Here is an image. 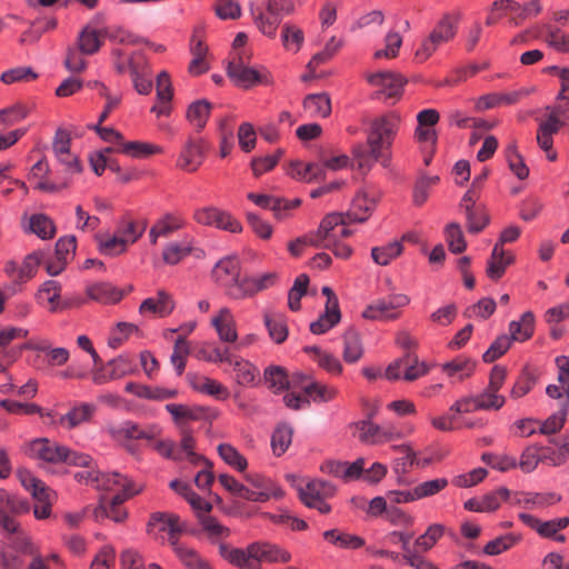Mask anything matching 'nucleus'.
Returning a JSON list of instances; mask_svg holds the SVG:
<instances>
[{
    "label": "nucleus",
    "mask_w": 569,
    "mask_h": 569,
    "mask_svg": "<svg viewBox=\"0 0 569 569\" xmlns=\"http://www.w3.org/2000/svg\"><path fill=\"white\" fill-rule=\"evenodd\" d=\"M345 349H343V359L347 362L353 363L357 362L362 357V346L360 342L359 335L350 329L346 331L343 336Z\"/></svg>",
    "instance_id": "obj_47"
},
{
    "label": "nucleus",
    "mask_w": 569,
    "mask_h": 569,
    "mask_svg": "<svg viewBox=\"0 0 569 569\" xmlns=\"http://www.w3.org/2000/svg\"><path fill=\"white\" fill-rule=\"evenodd\" d=\"M146 222L138 223L133 220H124L119 224L116 233L124 240V244L128 247L134 243L143 234Z\"/></svg>",
    "instance_id": "obj_52"
},
{
    "label": "nucleus",
    "mask_w": 569,
    "mask_h": 569,
    "mask_svg": "<svg viewBox=\"0 0 569 569\" xmlns=\"http://www.w3.org/2000/svg\"><path fill=\"white\" fill-rule=\"evenodd\" d=\"M96 489L101 491H117L116 495L136 496L142 491V486L137 485L127 476L119 472H100L96 478Z\"/></svg>",
    "instance_id": "obj_12"
},
{
    "label": "nucleus",
    "mask_w": 569,
    "mask_h": 569,
    "mask_svg": "<svg viewBox=\"0 0 569 569\" xmlns=\"http://www.w3.org/2000/svg\"><path fill=\"white\" fill-rule=\"evenodd\" d=\"M193 218L202 226L216 227L232 233H238L242 230L241 223L236 218L229 212L214 207L197 209L193 213Z\"/></svg>",
    "instance_id": "obj_8"
},
{
    "label": "nucleus",
    "mask_w": 569,
    "mask_h": 569,
    "mask_svg": "<svg viewBox=\"0 0 569 569\" xmlns=\"http://www.w3.org/2000/svg\"><path fill=\"white\" fill-rule=\"evenodd\" d=\"M86 292L90 299L100 303H117L123 297L119 289L106 282L90 284L87 287Z\"/></svg>",
    "instance_id": "obj_31"
},
{
    "label": "nucleus",
    "mask_w": 569,
    "mask_h": 569,
    "mask_svg": "<svg viewBox=\"0 0 569 569\" xmlns=\"http://www.w3.org/2000/svg\"><path fill=\"white\" fill-rule=\"evenodd\" d=\"M18 477L22 487L30 491L36 500H46L50 495V489L46 486V483L36 478L28 470H19Z\"/></svg>",
    "instance_id": "obj_37"
},
{
    "label": "nucleus",
    "mask_w": 569,
    "mask_h": 569,
    "mask_svg": "<svg viewBox=\"0 0 569 569\" xmlns=\"http://www.w3.org/2000/svg\"><path fill=\"white\" fill-rule=\"evenodd\" d=\"M187 569H212L194 549L184 547L176 555Z\"/></svg>",
    "instance_id": "obj_61"
},
{
    "label": "nucleus",
    "mask_w": 569,
    "mask_h": 569,
    "mask_svg": "<svg viewBox=\"0 0 569 569\" xmlns=\"http://www.w3.org/2000/svg\"><path fill=\"white\" fill-rule=\"evenodd\" d=\"M381 197V192L373 188H367L357 193L347 212V218L351 222H365Z\"/></svg>",
    "instance_id": "obj_13"
},
{
    "label": "nucleus",
    "mask_w": 569,
    "mask_h": 569,
    "mask_svg": "<svg viewBox=\"0 0 569 569\" xmlns=\"http://www.w3.org/2000/svg\"><path fill=\"white\" fill-rule=\"evenodd\" d=\"M93 408L90 405L83 403L73 408L68 413L60 417L61 425H68V428H74L80 423L88 421L92 415Z\"/></svg>",
    "instance_id": "obj_55"
},
{
    "label": "nucleus",
    "mask_w": 569,
    "mask_h": 569,
    "mask_svg": "<svg viewBox=\"0 0 569 569\" xmlns=\"http://www.w3.org/2000/svg\"><path fill=\"white\" fill-rule=\"evenodd\" d=\"M519 519L543 538L553 539L558 542L566 541V537L559 533V531L566 529L569 526V517H560L547 521H541L532 515L519 513Z\"/></svg>",
    "instance_id": "obj_9"
},
{
    "label": "nucleus",
    "mask_w": 569,
    "mask_h": 569,
    "mask_svg": "<svg viewBox=\"0 0 569 569\" xmlns=\"http://www.w3.org/2000/svg\"><path fill=\"white\" fill-rule=\"evenodd\" d=\"M528 89H519L511 92H492L481 96L476 101V109L485 111L488 109L497 108L500 106H510L519 102L522 98L529 94Z\"/></svg>",
    "instance_id": "obj_21"
},
{
    "label": "nucleus",
    "mask_w": 569,
    "mask_h": 569,
    "mask_svg": "<svg viewBox=\"0 0 569 569\" xmlns=\"http://www.w3.org/2000/svg\"><path fill=\"white\" fill-rule=\"evenodd\" d=\"M108 29H99L93 23H87L78 34L77 47L86 56L97 53L104 43Z\"/></svg>",
    "instance_id": "obj_19"
},
{
    "label": "nucleus",
    "mask_w": 569,
    "mask_h": 569,
    "mask_svg": "<svg viewBox=\"0 0 569 569\" xmlns=\"http://www.w3.org/2000/svg\"><path fill=\"white\" fill-rule=\"evenodd\" d=\"M148 525L159 526L161 531H166L168 533L171 531L183 532L186 530L184 522H182L176 513L154 512L151 515Z\"/></svg>",
    "instance_id": "obj_36"
},
{
    "label": "nucleus",
    "mask_w": 569,
    "mask_h": 569,
    "mask_svg": "<svg viewBox=\"0 0 569 569\" xmlns=\"http://www.w3.org/2000/svg\"><path fill=\"white\" fill-rule=\"evenodd\" d=\"M264 325L268 329L270 338L277 342L282 343L288 336V329L284 317L280 313H266Z\"/></svg>",
    "instance_id": "obj_43"
},
{
    "label": "nucleus",
    "mask_w": 569,
    "mask_h": 569,
    "mask_svg": "<svg viewBox=\"0 0 569 569\" xmlns=\"http://www.w3.org/2000/svg\"><path fill=\"white\" fill-rule=\"evenodd\" d=\"M341 318L340 309L336 308L335 302H330V306L325 307L323 313L319 318L310 323V331L313 335H322L333 328Z\"/></svg>",
    "instance_id": "obj_33"
},
{
    "label": "nucleus",
    "mask_w": 569,
    "mask_h": 569,
    "mask_svg": "<svg viewBox=\"0 0 569 569\" xmlns=\"http://www.w3.org/2000/svg\"><path fill=\"white\" fill-rule=\"evenodd\" d=\"M214 283L233 300H242L276 284L278 274L267 272L260 276H242L240 260L234 256L220 259L211 271Z\"/></svg>",
    "instance_id": "obj_1"
},
{
    "label": "nucleus",
    "mask_w": 569,
    "mask_h": 569,
    "mask_svg": "<svg viewBox=\"0 0 569 569\" xmlns=\"http://www.w3.org/2000/svg\"><path fill=\"white\" fill-rule=\"evenodd\" d=\"M182 227L181 218L168 213L154 222L153 233L161 234V238H168Z\"/></svg>",
    "instance_id": "obj_57"
},
{
    "label": "nucleus",
    "mask_w": 569,
    "mask_h": 569,
    "mask_svg": "<svg viewBox=\"0 0 569 569\" xmlns=\"http://www.w3.org/2000/svg\"><path fill=\"white\" fill-rule=\"evenodd\" d=\"M174 309V302L169 293L159 291L156 297L144 299L140 307L141 315L152 313L158 317L169 316Z\"/></svg>",
    "instance_id": "obj_25"
},
{
    "label": "nucleus",
    "mask_w": 569,
    "mask_h": 569,
    "mask_svg": "<svg viewBox=\"0 0 569 569\" xmlns=\"http://www.w3.org/2000/svg\"><path fill=\"white\" fill-rule=\"evenodd\" d=\"M227 73L237 86L242 88H249L258 82H262L260 72L247 63L229 62Z\"/></svg>",
    "instance_id": "obj_24"
},
{
    "label": "nucleus",
    "mask_w": 569,
    "mask_h": 569,
    "mask_svg": "<svg viewBox=\"0 0 569 569\" xmlns=\"http://www.w3.org/2000/svg\"><path fill=\"white\" fill-rule=\"evenodd\" d=\"M561 497L556 493H526L519 499L525 508H545L560 501Z\"/></svg>",
    "instance_id": "obj_60"
},
{
    "label": "nucleus",
    "mask_w": 569,
    "mask_h": 569,
    "mask_svg": "<svg viewBox=\"0 0 569 569\" xmlns=\"http://www.w3.org/2000/svg\"><path fill=\"white\" fill-rule=\"evenodd\" d=\"M29 509L28 501L10 495L4 489H0V527L3 531H17L18 522L11 515H23L27 513Z\"/></svg>",
    "instance_id": "obj_7"
},
{
    "label": "nucleus",
    "mask_w": 569,
    "mask_h": 569,
    "mask_svg": "<svg viewBox=\"0 0 569 569\" xmlns=\"http://www.w3.org/2000/svg\"><path fill=\"white\" fill-rule=\"evenodd\" d=\"M303 109L310 117L327 118L331 113V101L327 93H311L303 99Z\"/></svg>",
    "instance_id": "obj_32"
},
{
    "label": "nucleus",
    "mask_w": 569,
    "mask_h": 569,
    "mask_svg": "<svg viewBox=\"0 0 569 569\" xmlns=\"http://www.w3.org/2000/svg\"><path fill=\"white\" fill-rule=\"evenodd\" d=\"M336 488L330 482L323 480H312L305 488L299 490L301 501L326 499L335 495Z\"/></svg>",
    "instance_id": "obj_34"
},
{
    "label": "nucleus",
    "mask_w": 569,
    "mask_h": 569,
    "mask_svg": "<svg viewBox=\"0 0 569 569\" xmlns=\"http://www.w3.org/2000/svg\"><path fill=\"white\" fill-rule=\"evenodd\" d=\"M446 236L451 252L461 253L466 250L467 243L458 223H449L446 228Z\"/></svg>",
    "instance_id": "obj_63"
},
{
    "label": "nucleus",
    "mask_w": 569,
    "mask_h": 569,
    "mask_svg": "<svg viewBox=\"0 0 569 569\" xmlns=\"http://www.w3.org/2000/svg\"><path fill=\"white\" fill-rule=\"evenodd\" d=\"M60 284L54 280H48L40 287L37 293L38 302H48L50 305V311H56L58 309V299L60 297Z\"/></svg>",
    "instance_id": "obj_50"
},
{
    "label": "nucleus",
    "mask_w": 569,
    "mask_h": 569,
    "mask_svg": "<svg viewBox=\"0 0 569 569\" xmlns=\"http://www.w3.org/2000/svg\"><path fill=\"white\" fill-rule=\"evenodd\" d=\"M368 81L372 86L380 87L381 90L378 93L385 96L386 99H398L406 83V79L401 74L390 71L371 74Z\"/></svg>",
    "instance_id": "obj_18"
},
{
    "label": "nucleus",
    "mask_w": 569,
    "mask_h": 569,
    "mask_svg": "<svg viewBox=\"0 0 569 569\" xmlns=\"http://www.w3.org/2000/svg\"><path fill=\"white\" fill-rule=\"evenodd\" d=\"M28 330L23 328H6L0 331V373H6L10 365H12L19 357L21 350L9 348V345L16 339H22L28 336Z\"/></svg>",
    "instance_id": "obj_14"
},
{
    "label": "nucleus",
    "mask_w": 569,
    "mask_h": 569,
    "mask_svg": "<svg viewBox=\"0 0 569 569\" xmlns=\"http://www.w3.org/2000/svg\"><path fill=\"white\" fill-rule=\"evenodd\" d=\"M403 250L400 241H393L381 247H373L371 249V257L379 266H387L391 260L399 257Z\"/></svg>",
    "instance_id": "obj_44"
},
{
    "label": "nucleus",
    "mask_w": 569,
    "mask_h": 569,
    "mask_svg": "<svg viewBox=\"0 0 569 569\" xmlns=\"http://www.w3.org/2000/svg\"><path fill=\"white\" fill-rule=\"evenodd\" d=\"M211 325L216 329L221 341L227 343L237 341L238 333L236 320L229 308H221L217 316L211 319Z\"/></svg>",
    "instance_id": "obj_23"
},
{
    "label": "nucleus",
    "mask_w": 569,
    "mask_h": 569,
    "mask_svg": "<svg viewBox=\"0 0 569 569\" xmlns=\"http://www.w3.org/2000/svg\"><path fill=\"white\" fill-rule=\"evenodd\" d=\"M397 118L392 116L372 121L367 142L369 147H372L373 152L376 151L375 148H380L388 152L397 128Z\"/></svg>",
    "instance_id": "obj_11"
},
{
    "label": "nucleus",
    "mask_w": 569,
    "mask_h": 569,
    "mask_svg": "<svg viewBox=\"0 0 569 569\" xmlns=\"http://www.w3.org/2000/svg\"><path fill=\"white\" fill-rule=\"evenodd\" d=\"M206 158V142L201 138L189 137L181 147L177 158V167L187 172H194Z\"/></svg>",
    "instance_id": "obj_10"
},
{
    "label": "nucleus",
    "mask_w": 569,
    "mask_h": 569,
    "mask_svg": "<svg viewBox=\"0 0 569 569\" xmlns=\"http://www.w3.org/2000/svg\"><path fill=\"white\" fill-rule=\"evenodd\" d=\"M462 16V11L458 9L445 12L428 37L421 41L416 51V59L420 62L426 61L440 46L452 41L458 33Z\"/></svg>",
    "instance_id": "obj_3"
},
{
    "label": "nucleus",
    "mask_w": 569,
    "mask_h": 569,
    "mask_svg": "<svg viewBox=\"0 0 569 569\" xmlns=\"http://www.w3.org/2000/svg\"><path fill=\"white\" fill-rule=\"evenodd\" d=\"M405 357L403 380L415 381L428 373V366L425 362L419 361L418 356L415 352H406Z\"/></svg>",
    "instance_id": "obj_46"
},
{
    "label": "nucleus",
    "mask_w": 569,
    "mask_h": 569,
    "mask_svg": "<svg viewBox=\"0 0 569 569\" xmlns=\"http://www.w3.org/2000/svg\"><path fill=\"white\" fill-rule=\"evenodd\" d=\"M219 552L222 558L239 569H261L262 562L287 563L291 560L289 551L264 540L252 542L246 549L231 548L221 543Z\"/></svg>",
    "instance_id": "obj_2"
},
{
    "label": "nucleus",
    "mask_w": 569,
    "mask_h": 569,
    "mask_svg": "<svg viewBox=\"0 0 569 569\" xmlns=\"http://www.w3.org/2000/svg\"><path fill=\"white\" fill-rule=\"evenodd\" d=\"M30 230L41 239H50L56 233V228L52 220L44 214H33L30 218Z\"/></svg>",
    "instance_id": "obj_53"
},
{
    "label": "nucleus",
    "mask_w": 569,
    "mask_h": 569,
    "mask_svg": "<svg viewBox=\"0 0 569 569\" xmlns=\"http://www.w3.org/2000/svg\"><path fill=\"white\" fill-rule=\"evenodd\" d=\"M29 453L36 459L51 463L67 462L73 466H88L91 460L88 455L70 450L46 438L32 441L29 446Z\"/></svg>",
    "instance_id": "obj_4"
},
{
    "label": "nucleus",
    "mask_w": 569,
    "mask_h": 569,
    "mask_svg": "<svg viewBox=\"0 0 569 569\" xmlns=\"http://www.w3.org/2000/svg\"><path fill=\"white\" fill-rule=\"evenodd\" d=\"M562 126L563 121L555 120L553 118L539 120L536 140L550 161H555L557 159V152L552 149L553 136L560 131Z\"/></svg>",
    "instance_id": "obj_20"
},
{
    "label": "nucleus",
    "mask_w": 569,
    "mask_h": 569,
    "mask_svg": "<svg viewBox=\"0 0 569 569\" xmlns=\"http://www.w3.org/2000/svg\"><path fill=\"white\" fill-rule=\"evenodd\" d=\"M116 151L124 153V154L133 157V158H144L150 154L160 153L162 151V149L157 144H152V143H148V142H141V141L124 142V140H123L122 143L120 144V147H118L116 149Z\"/></svg>",
    "instance_id": "obj_41"
},
{
    "label": "nucleus",
    "mask_w": 569,
    "mask_h": 569,
    "mask_svg": "<svg viewBox=\"0 0 569 569\" xmlns=\"http://www.w3.org/2000/svg\"><path fill=\"white\" fill-rule=\"evenodd\" d=\"M97 241L99 251L106 256H117L127 250L124 240L117 233L112 237L98 236Z\"/></svg>",
    "instance_id": "obj_58"
},
{
    "label": "nucleus",
    "mask_w": 569,
    "mask_h": 569,
    "mask_svg": "<svg viewBox=\"0 0 569 569\" xmlns=\"http://www.w3.org/2000/svg\"><path fill=\"white\" fill-rule=\"evenodd\" d=\"M342 221L341 213H329L327 214L317 231L302 236L305 246H311L315 248L326 249V244L329 243L330 239L335 236V227Z\"/></svg>",
    "instance_id": "obj_16"
},
{
    "label": "nucleus",
    "mask_w": 569,
    "mask_h": 569,
    "mask_svg": "<svg viewBox=\"0 0 569 569\" xmlns=\"http://www.w3.org/2000/svg\"><path fill=\"white\" fill-rule=\"evenodd\" d=\"M189 254L196 258H202L204 252L202 249L194 248L192 241L183 239L182 241H172L164 246L162 250V259L167 264L174 266L182 261Z\"/></svg>",
    "instance_id": "obj_22"
},
{
    "label": "nucleus",
    "mask_w": 569,
    "mask_h": 569,
    "mask_svg": "<svg viewBox=\"0 0 569 569\" xmlns=\"http://www.w3.org/2000/svg\"><path fill=\"white\" fill-rule=\"evenodd\" d=\"M546 42L559 52H569V34L561 31L559 28L547 26L546 27Z\"/></svg>",
    "instance_id": "obj_64"
},
{
    "label": "nucleus",
    "mask_w": 569,
    "mask_h": 569,
    "mask_svg": "<svg viewBox=\"0 0 569 569\" xmlns=\"http://www.w3.org/2000/svg\"><path fill=\"white\" fill-rule=\"evenodd\" d=\"M323 538L330 543L346 549H359L365 546V540L361 537L346 533L338 529L325 531Z\"/></svg>",
    "instance_id": "obj_38"
},
{
    "label": "nucleus",
    "mask_w": 569,
    "mask_h": 569,
    "mask_svg": "<svg viewBox=\"0 0 569 569\" xmlns=\"http://www.w3.org/2000/svg\"><path fill=\"white\" fill-rule=\"evenodd\" d=\"M513 261V257L503 250V248H500V244H495L491 257L488 260L487 266V274L492 280L500 279L506 268L511 264Z\"/></svg>",
    "instance_id": "obj_29"
},
{
    "label": "nucleus",
    "mask_w": 569,
    "mask_h": 569,
    "mask_svg": "<svg viewBox=\"0 0 569 569\" xmlns=\"http://www.w3.org/2000/svg\"><path fill=\"white\" fill-rule=\"evenodd\" d=\"M358 438L366 445H381V427L370 420H361L355 423Z\"/></svg>",
    "instance_id": "obj_45"
},
{
    "label": "nucleus",
    "mask_w": 569,
    "mask_h": 569,
    "mask_svg": "<svg viewBox=\"0 0 569 569\" xmlns=\"http://www.w3.org/2000/svg\"><path fill=\"white\" fill-rule=\"evenodd\" d=\"M535 332V315L531 311L522 313L519 321H511L509 323V338L512 341L523 342L530 339Z\"/></svg>",
    "instance_id": "obj_30"
},
{
    "label": "nucleus",
    "mask_w": 569,
    "mask_h": 569,
    "mask_svg": "<svg viewBox=\"0 0 569 569\" xmlns=\"http://www.w3.org/2000/svg\"><path fill=\"white\" fill-rule=\"evenodd\" d=\"M11 537L9 538L8 547L10 551H13L17 555H28L36 556L38 553L37 549L33 547L30 537L20 528L18 523V530L13 532H7Z\"/></svg>",
    "instance_id": "obj_39"
},
{
    "label": "nucleus",
    "mask_w": 569,
    "mask_h": 569,
    "mask_svg": "<svg viewBox=\"0 0 569 569\" xmlns=\"http://www.w3.org/2000/svg\"><path fill=\"white\" fill-rule=\"evenodd\" d=\"M448 483L447 478H436L420 482L415 487L416 497H418V500L432 497L447 488Z\"/></svg>",
    "instance_id": "obj_62"
},
{
    "label": "nucleus",
    "mask_w": 569,
    "mask_h": 569,
    "mask_svg": "<svg viewBox=\"0 0 569 569\" xmlns=\"http://www.w3.org/2000/svg\"><path fill=\"white\" fill-rule=\"evenodd\" d=\"M159 429L150 427L142 429L139 425L132 421H124L121 425L113 427L111 433L117 439H147L152 440L157 437Z\"/></svg>",
    "instance_id": "obj_27"
},
{
    "label": "nucleus",
    "mask_w": 569,
    "mask_h": 569,
    "mask_svg": "<svg viewBox=\"0 0 569 569\" xmlns=\"http://www.w3.org/2000/svg\"><path fill=\"white\" fill-rule=\"evenodd\" d=\"M409 301V298L401 293L377 299L363 310L362 317L379 321L395 320L399 317L397 310L407 306Z\"/></svg>",
    "instance_id": "obj_6"
},
{
    "label": "nucleus",
    "mask_w": 569,
    "mask_h": 569,
    "mask_svg": "<svg viewBox=\"0 0 569 569\" xmlns=\"http://www.w3.org/2000/svg\"><path fill=\"white\" fill-rule=\"evenodd\" d=\"M49 172L50 168L44 159L39 160L32 166L29 180L34 183V189L54 193L68 188L67 179L51 180L48 178Z\"/></svg>",
    "instance_id": "obj_15"
},
{
    "label": "nucleus",
    "mask_w": 569,
    "mask_h": 569,
    "mask_svg": "<svg viewBox=\"0 0 569 569\" xmlns=\"http://www.w3.org/2000/svg\"><path fill=\"white\" fill-rule=\"evenodd\" d=\"M289 173L293 178H299L310 182L322 176L323 167L317 163H308L305 166L301 162H295L292 163Z\"/></svg>",
    "instance_id": "obj_59"
},
{
    "label": "nucleus",
    "mask_w": 569,
    "mask_h": 569,
    "mask_svg": "<svg viewBox=\"0 0 569 569\" xmlns=\"http://www.w3.org/2000/svg\"><path fill=\"white\" fill-rule=\"evenodd\" d=\"M132 371V365L129 358L119 356L108 363V373L97 370L93 373V381L97 385L106 383L109 380L122 378Z\"/></svg>",
    "instance_id": "obj_26"
},
{
    "label": "nucleus",
    "mask_w": 569,
    "mask_h": 569,
    "mask_svg": "<svg viewBox=\"0 0 569 569\" xmlns=\"http://www.w3.org/2000/svg\"><path fill=\"white\" fill-rule=\"evenodd\" d=\"M475 369V362L469 358L458 357L452 361L446 362L442 366V370L448 376H456L460 373L459 379H463L465 377H469Z\"/></svg>",
    "instance_id": "obj_56"
},
{
    "label": "nucleus",
    "mask_w": 569,
    "mask_h": 569,
    "mask_svg": "<svg viewBox=\"0 0 569 569\" xmlns=\"http://www.w3.org/2000/svg\"><path fill=\"white\" fill-rule=\"evenodd\" d=\"M335 236L330 239L329 243L326 244V249L332 251V253L340 259H348L351 257L352 248L342 242L341 239L350 237L352 231L347 227L346 218L342 216V221L335 227Z\"/></svg>",
    "instance_id": "obj_28"
},
{
    "label": "nucleus",
    "mask_w": 569,
    "mask_h": 569,
    "mask_svg": "<svg viewBox=\"0 0 569 569\" xmlns=\"http://www.w3.org/2000/svg\"><path fill=\"white\" fill-rule=\"evenodd\" d=\"M293 429L286 422L279 423L271 436V448L276 456H282L292 441Z\"/></svg>",
    "instance_id": "obj_35"
},
{
    "label": "nucleus",
    "mask_w": 569,
    "mask_h": 569,
    "mask_svg": "<svg viewBox=\"0 0 569 569\" xmlns=\"http://www.w3.org/2000/svg\"><path fill=\"white\" fill-rule=\"evenodd\" d=\"M302 390L316 402H328L337 396V390L333 387L319 382H309L303 385Z\"/></svg>",
    "instance_id": "obj_49"
},
{
    "label": "nucleus",
    "mask_w": 569,
    "mask_h": 569,
    "mask_svg": "<svg viewBox=\"0 0 569 569\" xmlns=\"http://www.w3.org/2000/svg\"><path fill=\"white\" fill-rule=\"evenodd\" d=\"M463 212L467 220V229L471 233H479L490 221L487 209L482 203L473 208L467 207V210Z\"/></svg>",
    "instance_id": "obj_40"
},
{
    "label": "nucleus",
    "mask_w": 569,
    "mask_h": 569,
    "mask_svg": "<svg viewBox=\"0 0 569 569\" xmlns=\"http://www.w3.org/2000/svg\"><path fill=\"white\" fill-rule=\"evenodd\" d=\"M211 104L207 100L191 103L187 110L188 121L198 130H202L209 119Z\"/></svg>",
    "instance_id": "obj_42"
},
{
    "label": "nucleus",
    "mask_w": 569,
    "mask_h": 569,
    "mask_svg": "<svg viewBox=\"0 0 569 569\" xmlns=\"http://www.w3.org/2000/svg\"><path fill=\"white\" fill-rule=\"evenodd\" d=\"M230 366H232L236 371L238 383L243 386L252 383L259 372L252 363L238 357H233V361H231Z\"/></svg>",
    "instance_id": "obj_48"
},
{
    "label": "nucleus",
    "mask_w": 569,
    "mask_h": 569,
    "mask_svg": "<svg viewBox=\"0 0 569 569\" xmlns=\"http://www.w3.org/2000/svg\"><path fill=\"white\" fill-rule=\"evenodd\" d=\"M218 453L221 459L238 471L246 470L247 459L231 445L221 443L218 446Z\"/></svg>",
    "instance_id": "obj_51"
},
{
    "label": "nucleus",
    "mask_w": 569,
    "mask_h": 569,
    "mask_svg": "<svg viewBox=\"0 0 569 569\" xmlns=\"http://www.w3.org/2000/svg\"><path fill=\"white\" fill-rule=\"evenodd\" d=\"M365 144H357L353 148L352 154V168H356L362 173H367L376 161L381 162L382 166L387 167L389 162V153L385 152L380 148H375Z\"/></svg>",
    "instance_id": "obj_17"
},
{
    "label": "nucleus",
    "mask_w": 569,
    "mask_h": 569,
    "mask_svg": "<svg viewBox=\"0 0 569 569\" xmlns=\"http://www.w3.org/2000/svg\"><path fill=\"white\" fill-rule=\"evenodd\" d=\"M250 10L258 29L273 38L282 18L292 12L293 4L289 0H267L266 9L252 4Z\"/></svg>",
    "instance_id": "obj_5"
},
{
    "label": "nucleus",
    "mask_w": 569,
    "mask_h": 569,
    "mask_svg": "<svg viewBox=\"0 0 569 569\" xmlns=\"http://www.w3.org/2000/svg\"><path fill=\"white\" fill-rule=\"evenodd\" d=\"M199 522L207 532L208 537L211 540H219L227 538L230 533L229 528L222 526L216 518L211 517L209 513L200 515Z\"/></svg>",
    "instance_id": "obj_54"
}]
</instances>
